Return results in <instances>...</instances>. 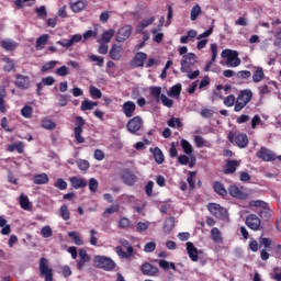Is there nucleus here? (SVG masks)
Returning a JSON list of instances; mask_svg holds the SVG:
<instances>
[{
	"label": "nucleus",
	"mask_w": 281,
	"mask_h": 281,
	"mask_svg": "<svg viewBox=\"0 0 281 281\" xmlns=\"http://www.w3.org/2000/svg\"><path fill=\"white\" fill-rule=\"evenodd\" d=\"M254 98V92L249 89L241 90L236 99V103L234 106L235 113H240L245 106H247L250 102L251 99Z\"/></svg>",
	"instance_id": "obj_1"
},
{
	"label": "nucleus",
	"mask_w": 281,
	"mask_h": 281,
	"mask_svg": "<svg viewBox=\"0 0 281 281\" xmlns=\"http://www.w3.org/2000/svg\"><path fill=\"white\" fill-rule=\"evenodd\" d=\"M227 139L231 144H235V146L238 148H247V146H249V137L247 134H235L234 132H229Z\"/></svg>",
	"instance_id": "obj_2"
},
{
	"label": "nucleus",
	"mask_w": 281,
	"mask_h": 281,
	"mask_svg": "<svg viewBox=\"0 0 281 281\" xmlns=\"http://www.w3.org/2000/svg\"><path fill=\"white\" fill-rule=\"evenodd\" d=\"M94 265L98 269H103V271H113L115 269V261L109 257L94 256Z\"/></svg>",
	"instance_id": "obj_3"
},
{
	"label": "nucleus",
	"mask_w": 281,
	"mask_h": 281,
	"mask_svg": "<svg viewBox=\"0 0 281 281\" xmlns=\"http://www.w3.org/2000/svg\"><path fill=\"white\" fill-rule=\"evenodd\" d=\"M180 65H181L180 71L182 74H186L188 69H192V67L196 65V55L194 53H189L187 55H183L180 61Z\"/></svg>",
	"instance_id": "obj_4"
},
{
	"label": "nucleus",
	"mask_w": 281,
	"mask_h": 281,
	"mask_svg": "<svg viewBox=\"0 0 281 281\" xmlns=\"http://www.w3.org/2000/svg\"><path fill=\"white\" fill-rule=\"evenodd\" d=\"M40 272L45 277V281H54V270L49 268V261L45 257L40 259Z\"/></svg>",
	"instance_id": "obj_5"
},
{
	"label": "nucleus",
	"mask_w": 281,
	"mask_h": 281,
	"mask_svg": "<svg viewBox=\"0 0 281 281\" xmlns=\"http://www.w3.org/2000/svg\"><path fill=\"white\" fill-rule=\"evenodd\" d=\"M222 58H227V67H238L240 59L238 58V52L232 49H224L221 54Z\"/></svg>",
	"instance_id": "obj_6"
},
{
	"label": "nucleus",
	"mask_w": 281,
	"mask_h": 281,
	"mask_svg": "<svg viewBox=\"0 0 281 281\" xmlns=\"http://www.w3.org/2000/svg\"><path fill=\"white\" fill-rule=\"evenodd\" d=\"M75 139L77 142V144H85V137H82V126H85V119L82 116H77L75 117Z\"/></svg>",
	"instance_id": "obj_7"
},
{
	"label": "nucleus",
	"mask_w": 281,
	"mask_h": 281,
	"mask_svg": "<svg viewBox=\"0 0 281 281\" xmlns=\"http://www.w3.org/2000/svg\"><path fill=\"white\" fill-rule=\"evenodd\" d=\"M14 86L22 91H27L30 87H32V81L30 80V76L18 74L15 75Z\"/></svg>",
	"instance_id": "obj_8"
},
{
	"label": "nucleus",
	"mask_w": 281,
	"mask_h": 281,
	"mask_svg": "<svg viewBox=\"0 0 281 281\" xmlns=\"http://www.w3.org/2000/svg\"><path fill=\"white\" fill-rule=\"evenodd\" d=\"M246 225L249 229H252V232H259V229H262V221H260L256 214L247 215Z\"/></svg>",
	"instance_id": "obj_9"
},
{
	"label": "nucleus",
	"mask_w": 281,
	"mask_h": 281,
	"mask_svg": "<svg viewBox=\"0 0 281 281\" xmlns=\"http://www.w3.org/2000/svg\"><path fill=\"white\" fill-rule=\"evenodd\" d=\"M142 126H144V121L140 116H134L126 124L128 133H132L133 135H135V133L142 128Z\"/></svg>",
	"instance_id": "obj_10"
},
{
	"label": "nucleus",
	"mask_w": 281,
	"mask_h": 281,
	"mask_svg": "<svg viewBox=\"0 0 281 281\" xmlns=\"http://www.w3.org/2000/svg\"><path fill=\"white\" fill-rule=\"evenodd\" d=\"M89 7V2L85 0H70L69 8L75 12V14H80V12H85Z\"/></svg>",
	"instance_id": "obj_11"
},
{
	"label": "nucleus",
	"mask_w": 281,
	"mask_h": 281,
	"mask_svg": "<svg viewBox=\"0 0 281 281\" xmlns=\"http://www.w3.org/2000/svg\"><path fill=\"white\" fill-rule=\"evenodd\" d=\"M121 179L125 186H135L137 183V176L131 169H123L121 171Z\"/></svg>",
	"instance_id": "obj_12"
},
{
	"label": "nucleus",
	"mask_w": 281,
	"mask_h": 281,
	"mask_svg": "<svg viewBox=\"0 0 281 281\" xmlns=\"http://www.w3.org/2000/svg\"><path fill=\"white\" fill-rule=\"evenodd\" d=\"M131 34H133V26L124 25L121 27L116 34L117 43H124L127 38H131Z\"/></svg>",
	"instance_id": "obj_13"
},
{
	"label": "nucleus",
	"mask_w": 281,
	"mask_h": 281,
	"mask_svg": "<svg viewBox=\"0 0 281 281\" xmlns=\"http://www.w3.org/2000/svg\"><path fill=\"white\" fill-rule=\"evenodd\" d=\"M228 194L234 199H239L240 201H247V199H249V194L243 192V190H240L236 184H232L228 188Z\"/></svg>",
	"instance_id": "obj_14"
},
{
	"label": "nucleus",
	"mask_w": 281,
	"mask_h": 281,
	"mask_svg": "<svg viewBox=\"0 0 281 281\" xmlns=\"http://www.w3.org/2000/svg\"><path fill=\"white\" fill-rule=\"evenodd\" d=\"M143 276H148L149 278H155L159 273V268L153 266L150 262H144L140 267Z\"/></svg>",
	"instance_id": "obj_15"
},
{
	"label": "nucleus",
	"mask_w": 281,
	"mask_h": 281,
	"mask_svg": "<svg viewBox=\"0 0 281 281\" xmlns=\"http://www.w3.org/2000/svg\"><path fill=\"white\" fill-rule=\"evenodd\" d=\"M258 159H262V161H276L277 157L273 151L269 150L266 147H261L257 153Z\"/></svg>",
	"instance_id": "obj_16"
},
{
	"label": "nucleus",
	"mask_w": 281,
	"mask_h": 281,
	"mask_svg": "<svg viewBox=\"0 0 281 281\" xmlns=\"http://www.w3.org/2000/svg\"><path fill=\"white\" fill-rule=\"evenodd\" d=\"M80 41H82V35L75 34L69 40L58 41L57 45H60L61 47H66L67 49H69V47H74V45H76V43H80Z\"/></svg>",
	"instance_id": "obj_17"
},
{
	"label": "nucleus",
	"mask_w": 281,
	"mask_h": 281,
	"mask_svg": "<svg viewBox=\"0 0 281 281\" xmlns=\"http://www.w3.org/2000/svg\"><path fill=\"white\" fill-rule=\"evenodd\" d=\"M148 59V54L144 52H138L134 55V58L131 61V65L134 67H144V63Z\"/></svg>",
	"instance_id": "obj_18"
},
{
	"label": "nucleus",
	"mask_w": 281,
	"mask_h": 281,
	"mask_svg": "<svg viewBox=\"0 0 281 281\" xmlns=\"http://www.w3.org/2000/svg\"><path fill=\"white\" fill-rule=\"evenodd\" d=\"M124 54V47L122 45L114 44L112 45L109 56L112 60H120Z\"/></svg>",
	"instance_id": "obj_19"
},
{
	"label": "nucleus",
	"mask_w": 281,
	"mask_h": 281,
	"mask_svg": "<svg viewBox=\"0 0 281 281\" xmlns=\"http://www.w3.org/2000/svg\"><path fill=\"white\" fill-rule=\"evenodd\" d=\"M137 109V105H135V102L133 101H126L123 103L122 111L125 115V117H133V114L135 113Z\"/></svg>",
	"instance_id": "obj_20"
},
{
	"label": "nucleus",
	"mask_w": 281,
	"mask_h": 281,
	"mask_svg": "<svg viewBox=\"0 0 281 281\" xmlns=\"http://www.w3.org/2000/svg\"><path fill=\"white\" fill-rule=\"evenodd\" d=\"M187 254L192 262H199V249L194 247L192 241L187 243Z\"/></svg>",
	"instance_id": "obj_21"
},
{
	"label": "nucleus",
	"mask_w": 281,
	"mask_h": 281,
	"mask_svg": "<svg viewBox=\"0 0 281 281\" xmlns=\"http://www.w3.org/2000/svg\"><path fill=\"white\" fill-rule=\"evenodd\" d=\"M238 166H240V161L228 159L224 168V175H234L238 170Z\"/></svg>",
	"instance_id": "obj_22"
},
{
	"label": "nucleus",
	"mask_w": 281,
	"mask_h": 281,
	"mask_svg": "<svg viewBox=\"0 0 281 281\" xmlns=\"http://www.w3.org/2000/svg\"><path fill=\"white\" fill-rule=\"evenodd\" d=\"M211 53H212V58L209 63H206V66L204 67V71H210L212 64L216 61V57L218 56V44L216 43L211 44Z\"/></svg>",
	"instance_id": "obj_23"
},
{
	"label": "nucleus",
	"mask_w": 281,
	"mask_h": 281,
	"mask_svg": "<svg viewBox=\"0 0 281 281\" xmlns=\"http://www.w3.org/2000/svg\"><path fill=\"white\" fill-rule=\"evenodd\" d=\"M69 182L75 190H80V188H87L88 186V182L86 181V179L79 178V177H71L69 179Z\"/></svg>",
	"instance_id": "obj_24"
},
{
	"label": "nucleus",
	"mask_w": 281,
	"mask_h": 281,
	"mask_svg": "<svg viewBox=\"0 0 281 281\" xmlns=\"http://www.w3.org/2000/svg\"><path fill=\"white\" fill-rule=\"evenodd\" d=\"M149 151L153 154V157L156 164L161 165L166 161V157L164 156V151L159 147L150 148Z\"/></svg>",
	"instance_id": "obj_25"
},
{
	"label": "nucleus",
	"mask_w": 281,
	"mask_h": 281,
	"mask_svg": "<svg viewBox=\"0 0 281 281\" xmlns=\"http://www.w3.org/2000/svg\"><path fill=\"white\" fill-rule=\"evenodd\" d=\"M32 181L35 186H45V183H49V176L47 173H37L33 176Z\"/></svg>",
	"instance_id": "obj_26"
},
{
	"label": "nucleus",
	"mask_w": 281,
	"mask_h": 281,
	"mask_svg": "<svg viewBox=\"0 0 281 281\" xmlns=\"http://www.w3.org/2000/svg\"><path fill=\"white\" fill-rule=\"evenodd\" d=\"M211 238L216 245L223 244V234L221 233V229H218V227H213L211 229Z\"/></svg>",
	"instance_id": "obj_27"
},
{
	"label": "nucleus",
	"mask_w": 281,
	"mask_h": 281,
	"mask_svg": "<svg viewBox=\"0 0 281 281\" xmlns=\"http://www.w3.org/2000/svg\"><path fill=\"white\" fill-rule=\"evenodd\" d=\"M115 36V31L113 29H110L101 35V38L98 41L100 44H106L111 43V40Z\"/></svg>",
	"instance_id": "obj_28"
},
{
	"label": "nucleus",
	"mask_w": 281,
	"mask_h": 281,
	"mask_svg": "<svg viewBox=\"0 0 281 281\" xmlns=\"http://www.w3.org/2000/svg\"><path fill=\"white\" fill-rule=\"evenodd\" d=\"M213 190L215 194H218L220 196H227V189H225V186H223L220 181H215L213 183Z\"/></svg>",
	"instance_id": "obj_29"
},
{
	"label": "nucleus",
	"mask_w": 281,
	"mask_h": 281,
	"mask_svg": "<svg viewBox=\"0 0 281 281\" xmlns=\"http://www.w3.org/2000/svg\"><path fill=\"white\" fill-rule=\"evenodd\" d=\"M49 41V35L48 34H43L36 40V49H45V46L47 45V42Z\"/></svg>",
	"instance_id": "obj_30"
},
{
	"label": "nucleus",
	"mask_w": 281,
	"mask_h": 281,
	"mask_svg": "<svg viewBox=\"0 0 281 281\" xmlns=\"http://www.w3.org/2000/svg\"><path fill=\"white\" fill-rule=\"evenodd\" d=\"M172 229H175V217H168L164 223L162 232L165 234H170Z\"/></svg>",
	"instance_id": "obj_31"
},
{
	"label": "nucleus",
	"mask_w": 281,
	"mask_h": 281,
	"mask_svg": "<svg viewBox=\"0 0 281 281\" xmlns=\"http://www.w3.org/2000/svg\"><path fill=\"white\" fill-rule=\"evenodd\" d=\"M2 60L3 63H5V65L3 66V71H5L7 74H10V71H14L16 67L14 65V60H12L10 57H3Z\"/></svg>",
	"instance_id": "obj_32"
},
{
	"label": "nucleus",
	"mask_w": 281,
	"mask_h": 281,
	"mask_svg": "<svg viewBox=\"0 0 281 281\" xmlns=\"http://www.w3.org/2000/svg\"><path fill=\"white\" fill-rule=\"evenodd\" d=\"M120 212V204H112L110 207L105 209L102 213L103 218H109L111 214Z\"/></svg>",
	"instance_id": "obj_33"
},
{
	"label": "nucleus",
	"mask_w": 281,
	"mask_h": 281,
	"mask_svg": "<svg viewBox=\"0 0 281 281\" xmlns=\"http://www.w3.org/2000/svg\"><path fill=\"white\" fill-rule=\"evenodd\" d=\"M155 23V16H151L149 19L143 20L136 27L137 32H142L143 30H146L148 25H153Z\"/></svg>",
	"instance_id": "obj_34"
},
{
	"label": "nucleus",
	"mask_w": 281,
	"mask_h": 281,
	"mask_svg": "<svg viewBox=\"0 0 281 281\" xmlns=\"http://www.w3.org/2000/svg\"><path fill=\"white\" fill-rule=\"evenodd\" d=\"M203 12L200 4H194L191 9L190 19L191 21H196L199 19L200 14Z\"/></svg>",
	"instance_id": "obj_35"
},
{
	"label": "nucleus",
	"mask_w": 281,
	"mask_h": 281,
	"mask_svg": "<svg viewBox=\"0 0 281 281\" xmlns=\"http://www.w3.org/2000/svg\"><path fill=\"white\" fill-rule=\"evenodd\" d=\"M59 216H61L63 221H69L71 217V213L69 212V206H67V204L60 206Z\"/></svg>",
	"instance_id": "obj_36"
},
{
	"label": "nucleus",
	"mask_w": 281,
	"mask_h": 281,
	"mask_svg": "<svg viewBox=\"0 0 281 281\" xmlns=\"http://www.w3.org/2000/svg\"><path fill=\"white\" fill-rule=\"evenodd\" d=\"M98 106V102L85 100L81 102V111H93Z\"/></svg>",
	"instance_id": "obj_37"
},
{
	"label": "nucleus",
	"mask_w": 281,
	"mask_h": 281,
	"mask_svg": "<svg viewBox=\"0 0 281 281\" xmlns=\"http://www.w3.org/2000/svg\"><path fill=\"white\" fill-rule=\"evenodd\" d=\"M261 80H265V71L262 67H258L252 75V82H261Z\"/></svg>",
	"instance_id": "obj_38"
},
{
	"label": "nucleus",
	"mask_w": 281,
	"mask_h": 281,
	"mask_svg": "<svg viewBox=\"0 0 281 281\" xmlns=\"http://www.w3.org/2000/svg\"><path fill=\"white\" fill-rule=\"evenodd\" d=\"M180 146L186 155H191L193 153L192 144L190 142L182 139Z\"/></svg>",
	"instance_id": "obj_39"
},
{
	"label": "nucleus",
	"mask_w": 281,
	"mask_h": 281,
	"mask_svg": "<svg viewBox=\"0 0 281 281\" xmlns=\"http://www.w3.org/2000/svg\"><path fill=\"white\" fill-rule=\"evenodd\" d=\"M250 207H262V210H269V203L261 200H252L249 202Z\"/></svg>",
	"instance_id": "obj_40"
},
{
	"label": "nucleus",
	"mask_w": 281,
	"mask_h": 281,
	"mask_svg": "<svg viewBox=\"0 0 281 281\" xmlns=\"http://www.w3.org/2000/svg\"><path fill=\"white\" fill-rule=\"evenodd\" d=\"M1 46L7 52H14V48L16 47V44L13 41H10V40H3L1 42Z\"/></svg>",
	"instance_id": "obj_41"
},
{
	"label": "nucleus",
	"mask_w": 281,
	"mask_h": 281,
	"mask_svg": "<svg viewBox=\"0 0 281 281\" xmlns=\"http://www.w3.org/2000/svg\"><path fill=\"white\" fill-rule=\"evenodd\" d=\"M169 95L171 98H179L181 95V83H177L169 90Z\"/></svg>",
	"instance_id": "obj_42"
},
{
	"label": "nucleus",
	"mask_w": 281,
	"mask_h": 281,
	"mask_svg": "<svg viewBox=\"0 0 281 281\" xmlns=\"http://www.w3.org/2000/svg\"><path fill=\"white\" fill-rule=\"evenodd\" d=\"M90 95L93 100H100L102 98V91L98 89L95 86H90Z\"/></svg>",
	"instance_id": "obj_43"
},
{
	"label": "nucleus",
	"mask_w": 281,
	"mask_h": 281,
	"mask_svg": "<svg viewBox=\"0 0 281 281\" xmlns=\"http://www.w3.org/2000/svg\"><path fill=\"white\" fill-rule=\"evenodd\" d=\"M5 95H8V93L5 92V89H1L0 90V113H5L8 110L5 109Z\"/></svg>",
	"instance_id": "obj_44"
},
{
	"label": "nucleus",
	"mask_w": 281,
	"mask_h": 281,
	"mask_svg": "<svg viewBox=\"0 0 281 281\" xmlns=\"http://www.w3.org/2000/svg\"><path fill=\"white\" fill-rule=\"evenodd\" d=\"M20 205L22 207V210H30V198H27V195L25 194H21L20 195Z\"/></svg>",
	"instance_id": "obj_45"
},
{
	"label": "nucleus",
	"mask_w": 281,
	"mask_h": 281,
	"mask_svg": "<svg viewBox=\"0 0 281 281\" xmlns=\"http://www.w3.org/2000/svg\"><path fill=\"white\" fill-rule=\"evenodd\" d=\"M168 126H170V128H181V126H183V123H181L180 119L177 117H171L168 122H167Z\"/></svg>",
	"instance_id": "obj_46"
},
{
	"label": "nucleus",
	"mask_w": 281,
	"mask_h": 281,
	"mask_svg": "<svg viewBox=\"0 0 281 281\" xmlns=\"http://www.w3.org/2000/svg\"><path fill=\"white\" fill-rule=\"evenodd\" d=\"M42 127L46 128V131H54V128H56V124L49 119H44L42 121Z\"/></svg>",
	"instance_id": "obj_47"
},
{
	"label": "nucleus",
	"mask_w": 281,
	"mask_h": 281,
	"mask_svg": "<svg viewBox=\"0 0 281 281\" xmlns=\"http://www.w3.org/2000/svg\"><path fill=\"white\" fill-rule=\"evenodd\" d=\"M69 238H72L75 245H85V243L82 241V238H80V235L78 234V232H70L68 233Z\"/></svg>",
	"instance_id": "obj_48"
},
{
	"label": "nucleus",
	"mask_w": 281,
	"mask_h": 281,
	"mask_svg": "<svg viewBox=\"0 0 281 281\" xmlns=\"http://www.w3.org/2000/svg\"><path fill=\"white\" fill-rule=\"evenodd\" d=\"M32 112H33L32 106L24 105L21 110V115H22V117L30 120V117H32Z\"/></svg>",
	"instance_id": "obj_49"
},
{
	"label": "nucleus",
	"mask_w": 281,
	"mask_h": 281,
	"mask_svg": "<svg viewBox=\"0 0 281 281\" xmlns=\"http://www.w3.org/2000/svg\"><path fill=\"white\" fill-rule=\"evenodd\" d=\"M194 143H195L196 148H203V146H207V140H205V138H203V136L195 135Z\"/></svg>",
	"instance_id": "obj_50"
},
{
	"label": "nucleus",
	"mask_w": 281,
	"mask_h": 281,
	"mask_svg": "<svg viewBox=\"0 0 281 281\" xmlns=\"http://www.w3.org/2000/svg\"><path fill=\"white\" fill-rule=\"evenodd\" d=\"M41 236L43 238H52V236H54V232L52 231V227L49 226H44L42 229H41Z\"/></svg>",
	"instance_id": "obj_51"
},
{
	"label": "nucleus",
	"mask_w": 281,
	"mask_h": 281,
	"mask_svg": "<svg viewBox=\"0 0 281 281\" xmlns=\"http://www.w3.org/2000/svg\"><path fill=\"white\" fill-rule=\"evenodd\" d=\"M273 46L278 47L279 49H281V27H279L276 32H274V42H273Z\"/></svg>",
	"instance_id": "obj_52"
},
{
	"label": "nucleus",
	"mask_w": 281,
	"mask_h": 281,
	"mask_svg": "<svg viewBox=\"0 0 281 281\" xmlns=\"http://www.w3.org/2000/svg\"><path fill=\"white\" fill-rule=\"evenodd\" d=\"M160 100L164 106H167V109H172V105L175 104V101H172V99L166 97V94H161Z\"/></svg>",
	"instance_id": "obj_53"
},
{
	"label": "nucleus",
	"mask_w": 281,
	"mask_h": 281,
	"mask_svg": "<svg viewBox=\"0 0 281 281\" xmlns=\"http://www.w3.org/2000/svg\"><path fill=\"white\" fill-rule=\"evenodd\" d=\"M56 65H58V61H56V60L47 61V63H45V64L42 66V71H43V72L49 71V70L54 69V68L56 67Z\"/></svg>",
	"instance_id": "obj_54"
},
{
	"label": "nucleus",
	"mask_w": 281,
	"mask_h": 281,
	"mask_svg": "<svg viewBox=\"0 0 281 281\" xmlns=\"http://www.w3.org/2000/svg\"><path fill=\"white\" fill-rule=\"evenodd\" d=\"M214 216H215V218H220V221H225V218H227V210H225V207L221 206Z\"/></svg>",
	"instance_id": "obj_55"
},
{
	"label": "nucleus",
	"mask_w": 281,
	"mask_h": 281,
	"mask_svg": "<svg viewBox=\"0 0 281 281\" xmlns=\"http://www.w3.org/2000/svg\"><path fill=\"white\" fill-rule=\"evenodd\" d=\"M54 187L58 190H67V181H65L63 178H58L54 183Z\"/></svg>",
	"instance_id": "obj_56"
},
{
	"label": "nucleus",
	"mask_w": 281,
	"mask_h": 281,
	"mask_svg": "<svg viewBox=\"0 0 281 281\" xmlns=\"http://www.w3.org/2000/svg\"><path fill=\"white\" fill-rule=\"evenodd\" d=\"M224 104L225 106H234L236 104V97L234 94H229L226 98H224Z\"/></svg>",
	"instance_id": "obj_57"
},
{
	"label": "nucleus",
	"mask_w": 281,
	"mask_h": 281,
	"mask_svg": "<svg viewBox=\"0 0 281 281\" xmlns=\"http://www.w3.org/2000/svg\"><path fill=\"white\" fill-rule=\"evenodd\" d=\"M98 186H99V183L95 180V178L89 179L88 188H89L90 192H93V193L98 192Z\"/></svg>",
	"instance_id": "obj_58"
},
{
	"label": "nucleus",
	"mask_w": 281,
	"mask_h": 281,
	"mask_svg": "<svg viewBox=\"0 0 281 281\" xmlns=\"http://www.w3.org/2000/svg\"><path fill=\"white\" fill-rule=\"evenodd\" d=\"M131 225V220L127 217H121L119 221V229H126Z\"/></svg>",
	"instance_id": "obj_59"
},
{
	"label": "nucleus",
	"mask_w": 281,
	"mask_h": 281,
	"mask_svg": "<svg viewBox=\"0 0 281 281\" xmlns=\"http://www.w3.org/2000/svg\"><path fill=\"white\" fill-rule=\"evenodd\" d=\"M157 249V244L155 241H149L144 246V251L146 254H153Z\"/></svg>",
	"instance_id": "obj_60"
},
{
	"label": "nucleus",
	"mask_w": 281,
	"mask_h": 281,
	"mask_svg": "<svg viewBox=\"0 0 281 281\" xmlns=\"http://www.w3.org/2000/svg\"><path fill=\"white\" fill-rule=\"evenodd\" d=\"M77 166L79 170H82V171H87V169L90 168V164L88 162V160H85V159L77 160Z\"/></svg>",
	"instance_id": "obj_61"
},
{
	"label": "nucleus",
	"mask_w": 281,
	"mask_h": 281,
	"mask_svg": "<svg viewBox=\"0 0 281 281\" xmlns=\"http://www.w3.org/2000/svg\"><path fill=\"white\" fill-rule=\"evenodd\" d=\"M153 188H155V182L149 180L145 186V193L147 196H153Z\"/></svg>",
	"instance_id": "obj_62"
},
{
	"label": "nucleus",
	"mask_w": 281,
	"mask_h": 281,
	"mask_svg": "<svg viewBox=\"0 0 281 281\" xmlns=\"http://www.w3.org/2000/svg\"><path fill=\"white\" fill-rule=\"evenodd\" d=\"M207 209H209V212L213 216H215V214L221 210V205L216 204V203H211V204H209Z\"/></svg>",
	"instance_id": "obj_63"
},
{
	"label": "nucleus",
	"mask_w": 281,
	"mask_h": 281,
	"mask_svg": "<svg viewBox=\"0 0 281 281\" xmlns=\"http://www.w3.org/2000/svg\"><path fill=\"white\" fill-rule=\"evenodd\" d=\"M149 91L153 98H161V87H151Z\"/></svg>",
	"instance_id": "obj_64"
}]
</instances>
